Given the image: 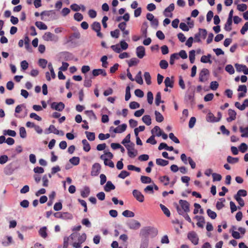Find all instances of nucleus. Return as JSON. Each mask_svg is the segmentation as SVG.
I'll use <instances>...</instances> for the list:
<instances>
[{
  "instance_id": "a19ab883",
  "label": "nucleus",
  "mask_w": 248,
  "mask_h": 248,
  "mask_svg": "<svg viewBox=\"0 0 248 248\" xmlns=\"http://www.w3.org/2000/svg\"><path fill=\"white\" fill-rule=\"evenodd\" d=\"M86 237V234L85 233H83L81 235H80V234L79 233V235H78L77 238L78 242L82 244L83 242L85 241Z\"/></svg>"
},
{
  "instance_id": "c03bdc74",
  "label": "nucleus",
  "mask_w": 248,
  "mask_h": 248,
  "mask_svg": "<svg viewBox=\"0 0 248 248\" xmlns=\"http://www.w3.org/2000/svg\"><path fill=\"white\" fill-rule=\"evenodd\" d=\"M139 62V60L136 58L131 59L128 62V65L131 67L136 65Z\"/></svg>"
},
{
  "instance_id": "4be33fe9",
  "label": "nucleus",
  "mask_w": 248,
  "mask_h": 248,
  "mask_svg": "<svg viewBox=\"0 0 248 248\" xmlns=\"http://www.w3.org/2000/svg\"><path fill=\"white\" fill-rule=\"evenodd\" d=\"M113 157V154L110 152L105 151V153L100 156V158L103 161L107 159H112Z\"/></svg>"
},
{
  "instance_id": "864d4df0",
  "label": "nucleus",
  "mask_w": 248,
  "mask_h": 248,
  "mask_svg": "<svg viewBox=\"0 0 248 248\" xmlns=\"http://www.w3.org/2000/svg\"><path fill=\"white\" fill-rule=\"evenodd\" d=\"M130 97H131L130 88L129 86H127L125 89V101L129 100L130 99Z\"/></svg>"
},
{
  "instance_id": "79ce46f5",
  "label": "nucleus",
  "mask_w": 248,
  "mask_h": 248,
  "mask_svg": "<svg viewBox=\"0 0 248 248\" xmlns=\"http://www.w3.org/2000/svg\"><path fill=\"white\" fill-rule=\"evenodd\" d=\"M85 134L88 140L93 141L95 139V134L93 132H90L88 131L85 132Z\"/></svg>"
},
{
  "instance_id": "e2e57ef3",
  "label": "nucleus",
  "mask_w": 248,
  "mask_h": 248,
  "mask_svg": "<svg viewBox=\"0 0 248 248\" xmlns=\"http://www.w3.org/2000/svg\"><path fill=\"white\" fill-rule=\"evenodd\" d=\"M108 57L107 56H103L101 58V61L102 63V66L104 68L108 67V62H107Z\"/></svg>"
},
{
  "instance_id": "4c0bfd02",
  "label": "nucleus",
  "mask_w": 248,
  "mask_h": 248,
  "mask_svg": "<svg viewBox=\"0 0 248 248\" xmlns=\"http://www.w3.org/2000/svg\"><path fill=\"white\" fill-rule=\"evenodd\" d=\"M134 80H135L136 81L140 84H143V82L141 77V72L140 71L138 73L135 77V79Z\"/></svg>"
},
{
  "instance_id": "a211bd4d",
  "label": "nucleus",
  "mask_w": 248,
  "mask_h": 248,
  "mask_svg": "<svg viewBox=\"0 0 248 248\" xmlns=\"http://www.w3.org/2000/svg\"><path fill=\"white\" fill-rule=\"evenodd\" d=\"M50 133H53L56 135H59L60 131L56 129L54 125H50L48 129L45 131V134H48Z\"/></svg>"
},
{
  "instance_id": "2eb2a0df",
  "label": "nucleus",
  "mask_w": 248,
  "mask_h": 248,
  "mask_svg": "<svg viewBox=\"0 0 248 248\" xmlns=\"http://www.w3.org/2000/svg\"><path fill=\"white\" fill-rule=\"evenodd\" d=\"M235 66L237 71L243 72L245 75H248V68L246 65L236 63Z\"/></svg>"
},
{
  "instance_id": "393cba45",
  "label": "nucleus",
  "mask_w": 248,
  "mask_h": 248,
  "mask_svg": "<svg viewBox=\"0 0 248 248\" xmlns=\"http://www.w3.org/2000/svg\"><path fill=\"white\" fill-rule=\"evenodd\" d=\"M90 193V190L89 187L85 186L81 191V196L83 198L87 197Z\"/></svg>"
},
{
  "instance_id": "8fccbe9b",
  "label": "nucleus",
  "mask_w": 248,
  "mask_h": 248,
  "mask_svg": "<svg viewBox=\"0 0 248 248\" xmlns=\"http://www.w3.org/2000/svg\"><path fill=\"white\" fill-rule=\"evenodd\" d=\"M247 192L245 190L240 189L238 191L237 194L235 195L234 197H241V196L245 197L247 196Z\"/></svg>"
},
{
  "instance_id": "3c124183",
  "label": "nucleus",
  "mask_w": 248,
  "mask_h": 248,
  "mask_svg": "<svg viewBox=\"0 0 248 248\" xmlns=\"http://www.w3.org/2000/svg\"><path fill=\"white\" fill-rule=\"evenodd\" d=\"M140 180L141 182L144 184H149L152 181L151 178L145 176H141L140 177Z\"/></svg>"
},
{
  "instance_id": "b1692460",
  "label": "nucleus",
  "mask_w": 248,
  "mask_h": 248,
  "mask_svg": "<svg viewBox=\"0 0 248 248\" xmlns=\"http://www.w3.org/2000/svg\"><path fill=\"white\" fill-rule=\"evenodd\" d=\"M162 132L160 128L158 126H155L151 130V133L152 134H155V135L157 137L161 136V132Z\"/></svg>"
},
{
  "instance_id": "de8ad7c7",
  "label": "nucleus",
  "mask_w": 248,
  "mask_h": 248,
  "mask_svg": "<svg viewBox=\"0 0 248 248\" xmlns=\"http://www.w3.org/2000/svg\"><path fill=\"white\" fill-rule=\"evenodd\" d=\"M232 20L227 19L225 25L224 29L228 31H230L232 30L231 25L232 24Z\"/></svg>"
},
{
  "instance_id": "37998d69",
  "label": "nucleus",
  "mask_w": 248,
  "mask_h": 248,
  "mask_svg": "<svg viewBox=\"0 0 248 248\" xmlns=\"http://www.w3.org/2000/svg\"><path fill=\"white\" fill-rule=\"evenodd\" d=\"M189 59L190 62L193 63L195 59V51L192 50L189 52Z\"/></svg>"
},
{
  "instance_id": "338daca9",
  "label": "nucleus",
  "mask_w": 248,
  "mask_h": 248,
  "mask_svg": "<svg viewBox=\"0 0 248 248\" xmlns=\"http://www.w3.org/2000/svg\"><path fill=\"white\" fill-rule=\"evenodd\" d=\"M145 192L150 194L154 193V186L152 185L147 186L144 189Z\"/></svg>"
},
{
  "instance_id": "9d476101",
  "label": "nucleus",
  "mask_w": 248,
  "mask_h": 248,
  "mask_svg": "<svg viewBox=\"0 0 248 248\" xmlns=\"http://www.w3.org/2000/svg\"><path fill=\"white\" fill-rule=\"evenodd\" d=\"M92 29L97 33V36L102 38L103 34L100 32L101 25L98 22H94L92 25Z\"/></svg>"
},
{
  "instance_id": "c756f323",
  "label": "nucleus",
  "mask_w": 248,
  "mask_h": 248,
  "mask_svg": "<svg viewBox=\"0 0 248 248\" xmlns=\"http://www.w3.org/2000/svg\"><path fill=\"white\" fill-rule=\"evenodd\" d=\"M164 83L166 87L172 88L173 86V80L169 77L165 78Z\"/></svg>"
},
{
  "instance_id": "6e6552de",
  "label": "nucleus",
  "mask_w": 248,
  "mask_h": 248,
  "mask_svg": "<svg viewBox=\"0 0 248 248\" xmlns=\"http://www.w3.org/2000/svg\"><path fill=\"white\" fill-rule=\"evenodd\" d=\"M101 167L98 163L93 164L92 167L91 175L92 176H97L101 171Z\"/></svg>"
},
{
  "instance_id": "13d9d810",
  "label": "nucleus",
  "mask_w": 248,
  "mask_h": 248,
  "mask_svg": "<svg viewBox=\"0 0 248 248\" xmlns=\"http://www.w3.org/2000/svg\"><path fill=\"white\" fill-rule=\"evenodd\" d=\"M149 240L147 239L142 240L141 242L140 248H148Z\"/></svg>"
},
{
  "instance_id": "1a4fd4ad",
  "label": "nucleus",
  "mask_w": 248,
  "mask_h": 248,
  "mask_svg": "<svg viewBox=\"0 0 248 248\" xmlns=\"http://www.w3.org/2000/svg\"><path fill=\"white\" fill-rule=\"evenodd\" d=\"M147 19L151 22V26L154 28H157L158 25V21L155 18L154 16L151 13H147L146 15Z\"/></svg>"
},
{
  "instance_id": "09e8293b",
  "label": "nucleus",
  "mask_w": 248,
  "mask_h": 248,
  "mask_svg": "<svg viewBox=\"0 0 248 248\" xmlns=\"http://www.w3.org/2000/svg\"><path fill=\"white\" fill-rule=\"evenodd\" d=\"M122 215L125 217H134V213L128 210L124 211L122 213Z\"/></svg>"
},
{
  "instance_id": "cd10ccee",
  "label": "nucleus",
  "mask_w": 248,
  "mask_h": 248,
  "mask_svg": "<svg viewBox=\"0 0 248 248\" xmlns=\"http://www.w3.org/2000/svg\"><path fill=\"white\" fill-rule=\"evenodd\" d=\"M156 163L157 165L164 167L169 164V161L161 158H157L156 159Z\"/></svg>"
},
{
  "instance_id": "4d7b16f0",
  "label": "nucleus",
  "mask_w": 248,
  "mask_h": 248,
  "mask_svg": "<svg viewBox=\"0 0 248 248\" xmlns=\"http://www.w3.org/2000/svg\"><path fill=\"white\" fill-rule=\"evenodd\" d=\"M11 165H7L4 169V172L7 175H11L13 173L14 171L13 169H11Z\"/></svg>"
},
{
  "instance_id": "c9c22d12",
  "label": "nucleus",
  "mask_w": 248,
  "mask_h": 248,
  "mask_svg": "<svg viewBox=\"0 0 248 248\" xmlns=\"http://www.w3.org/2000/svg\"><path fill=\"white\" fill-rule=\"evenodd\" d=\"M142 121L147 125H150L151 123V118L149 115H144L142 118Z\"/></svg>"
},
{
  "instance_id": "a878e982",
  "label": "nucleus",
  "mask_w": 248,
  "mask_h": 248,
  "mask_svg": "<svg viewBox=\"0 0 248 248\" xmlns=\"http://www.w3.org/2000/svg\"><path fill=\"white\" fill-rule=\"evenodd\" d=\"M220 117V118L218 119H217L212 113H209L207 115L206 120L208 122H218L219 121Z\"/></svg>"
},
{
  "instance_id": "58836bf2",
  "label": "nucleus",
  "mask_w": 248,
  "mask_h": 248,
  "mask_svg": "<svg viewBox=\"0 0 248 248\" xmlns=\"http://www.w3.org/2000/svg\"><path fill=\"white\" fill-rule=\"evenodd\" d=\"M239 159L237 157H233L231 156H228L227 158V161L229 163L235 164L238 162Z\"/></svg>"
},
{
  "instance_id": "bb28decb",
  "label": "nucleus",
  "mask_w": 248,
  "mask_h": 248,
  "mask_svg": "<svg viewBox=\"0 0 248 248\" xmlns=\"http://www.w3.org/2000/svg\"><path fill=\"white\" fill-rule=\"evenodd\" d=\"M140 226V223L137 220H133L129 224V227L132 229H139Z\"/></svg>"
},
{
  "instance_id": "a18cd8bd",
  "label": "nucleus",
  "mask_w": 248,
  "mask_h": 248,
  "mask_svg": "<svg viewBox=\"0 0 248 248\" xmlns=\"http://www.w3.org/2000/svg\"><path fill=\"white\" fill-rule=\"evenodd\" d=\"M144 78L145 79V80L148 85H150L151 83V76L150 75V73L149 72H146L144 74Z\"/></svg>"
},
{
  "instance_id": "052dcab7",
  "label": "nucleus",
  "mask_w": 248,
  "mask_h": 248,
  "mask_svg": "<svg viewBox=\"0 0 248 248\" xmlns=\"http://www.w3.org/2000/svg\"><path fill=\"white\" fill-rule=\"evenodd\" d=\"M19 135L20 137L23 139H24L27 137L26 131L24 127H21L19 128Z\"/></svg>"
},
{
  "instance_id": "e433bc0d",
  "label": "nucleus",
  "mask_w": 248,
  "mask_h": 248,
  "mask_svg": "<svg viewBox=\"0 0 248 248\" xmlns=\"http://www.w3.org/2000/svg\"><path fill=\"white\" fill-rule=\"evenodd\" d=\"M155 120L157 122L160 123L164 120L163 115L159 112L155 111Z\"/></svg>"
},
{
  "instance_id": "6e6d98bb",
  "label": "nucleus",
  "mask_w": 248,
  "mask_h": 248,
  "mask_svg": "<svg viewBox=\"0 0 248 248\" xmlns=\"http://www.w3.org/2000/svg\"><path fill=\"white\" fill-rule=\"evenodd\" d=\"M84 85L87 87H90L92 85V80L91 78L87 77V75H85V80L84 81Z\"/></svg>"
},
{
  "instance_id": "603ef678",
  "label": "nucleus",
  "mask_w": 248,
  "mask_h": 248,
  "mask_svg": "<svg viewBox=\"0 0 248 248\" xmlns=\"http://www.w3.org/2000/svg\"><path fill=\"white\" fill-rule=\"evenodd\" d=\"M207 214L211 219H215L217 217V214L210 209H207Z\"/></svg>"
},
{
  "instance_id": "72a5a7b5",
  "label": "nucleus",
  "mask_w": 248,
  "mask_h": 248,
  "mask_svg": "<svg viewBox=\"0 0 248 248\" xmlns=\"http://www.w3.org/2000/svg\"><path fill=\"white\" fill-rule=\"evenodd\" d=\"M82 143L83 145V150L85 152H89L91 149V147L88 141L84 139L82 140Z\"/></svg>"
},
{
  "instance_id": "f8f14e48",
  "label": "nucleus",
  "mask_w": 248,
  "mask_h": 248,
  "mask_svg": "<svg viewBox=\"0 0 248 248\" xmlns=\"http://www.w3.org/2000/svg\"><path fill=\"white\" fill-rule=\"evenodd\" d=\"M64 104L62 102H53L51 105V108L53 109H55L56 110L61 111L64 108Z\"/></svg>"
},
{
  "instance_id": "9b49d317",
  "label": "nucleus",
  "mask_w": 248,
  "mask_h": 248,
  "mask_svg": "<svg viewBox=\"0 0 248 248\" xmlns=\"http://www.w3.org/2000/svg\"><path fill=\"white\" fill-rule=\"evenodd\" d=\"M179 202L182 208L181 209L182 210L184 213L189 212V204L186 201L180 200H179Z\"/></svg>"
},
{
  "instance_id": "412c9836",
  "label": "nucleus",
  "mask_w": 248,
  "mask_h": 248,
  "mask_svg": "<svg viewBox=\"0 0 248 248\" xmlns=\"http://www.w3.org/2000/svg\"><path fill=\"white\" fill-rule=\"evenodd\" d=\"M174 9V4L173 3L170 4L169 6L167 7L164 11V15L165 16L167 17H171L172 15L171 14L170 16L167 13H170L171 12L173 11Z\"/></svg>"
},
{
  "instance_id": "f3484780",
  "label": "nucleus",
  "mask_w": 248,
  "mask_h": 248,
  "mask_svg": "<svg viewBox=\"0 0 248 248\" xmlns=\"http://www.w3.org/2000/svg\"><path fill=\"white\" fill-rule=\"evenodd\" d=\"M127 128V125L125 124H123L120 125H119L114 129V133H122L125 131Z\"/></svg>"
},
{
  "instance_id": "7c9ffc66",
  "label": "nucleus",
  "mask_w": 248,
  "mask_h": 248,
  "mask_svg": "<svg viewBox=\"0 0 248 248\" xmlns=\"http://www.w3.org/2000/svg\"><path fill=\"white\" fill-rule=\"evenodd\" d=\"M35 24L40 30H46L47 29V26L41 21H36Z\"/></svg>"
},
{
  "instance_id": "dca6fc26",
  "label": "nucleus",
  "mask_w": 248,
  "mask_h": 248,
  "mask_svg": "<svg viewBox=\"0 0 248 248\" xmlns=\"http://www.w3.org/2000/svg\"><path fill=\"white\" fill-rule=\"evenodd\" d=\"M176 209H177V211L178 213L180 215L183 216L184 217V218L187 221H188L189 222H190V223L192 222L191 219L190 217H189V216L188 215V214H186V213L185 214L182 211V210L181 209V208H180V207L178 205H177V206H176Z\"/></svg>"
},
{
  "instance_id": "7ed1b4c3",
  "label": "nucleus",
  "mask_w": 248,
  "mask_h": 248,
  "mask_svg": "<svg viewBox=\"0 0 248 248\" xmlns=\"http://www.w3.org/2000/svg\"><path fill=\"white\" fill-rule=\"evenodd\" d=\"M207 32L205 29H199V32L195 34L194 41L196 42H201V39H204L207 35Z\"/></svg>"
},
{
  "instance_id": "423d86ee",
  "label": "nucleus",
  "mask_w": 248,
  "mask_h": 248,
  "mask_svg": "<svg viewBox=\"0 0 248 248\" xmlns=\"http://www.w3.org/2000/svg\"><path fill=\"white\" fill-rule=\"evenodd\" d=\"M209 71L207 69H202L199 74V81L204 82L208 80Z\"/></svg>"
},
{
  "instance_id": "4468645a",
  "label": "nucleus",
  "mask_w": 248,
  "mask_h": 248,
  "mask_svg": "<svg viewBox=\"0 0 248 248\" xmlns=\"http://www.w3.org/2000/svg\"><path fill=\"white\" fill-rule=\"evenodd\" d=\"M136 54L140 59H142L145 55V48L143 46H139L136 48Z\"/></svg>"
},
{
  "instance_id": "c85d7f7f",
  "label": "nucleus",
  "mask_w": 248,
  "mask_h": 248,
  "mask_svg": "<svg viewBox=\"0 0 248 248\" xmlns=\"http://www.w3.org/2000/svg\"><path fill=\"white\" fill-rule=\"evenodd\" d=\"M211 55L208 54L207 56L203 55L201 57V62L203 63H211L212 61L210 60Z\"/></svg>"
},
{
  "instance_id": "aec40b11",
  "label": "nucleus",
  "mask_w": 248,
  "mask_h": 248,
  "mask_svg": "<svg viewBox=\"0 0 248 248\" xmlns=\"http://www.w3.org/2000/svg\"><path fill=\"white\" fill-rule=\"evenodd\" d=\"M104 188L106 192H109L111 190H114L115 186L111 181H108L107 182Z\"/></svg>"
},
{
  "instance_id": "680f3d73",
  "label": "nucleus",
  "mask_w": 248,
  "mask_h": 248,
  "mask_svg": "<svg viewBox=\"0 0 248 248\" xmlns=\"http://www.w3.org/2000/svg\"><path fill=\"white\" fill-rule=\"evenodd\" d=\"M160 181L164 184V185L167 186L169 184L170 179L167 176H164L160 178Z\"/></svg>"
},
{
  "instance_id": "f704fd0d",
  "label": "nucleus",
  "mask_w": 248,
  "mask_h": 248,
  "mask_svg": "<svg viewBox=\"0 0 248 248\" xmlns=\"http://www.w3.org/2000/svg\"><path fill=\"white\" fill-rule=\"evenodd\" d=\"M240 131L242 133L241 137L244 138L248 137V126L243 128V127H240Z\"/></svg>"
},
{
  "instance_id": "5701e85b",
  "label": "nucleus",
  "mask_w": 248,
  "mask_h": 248,
  "mask_svg": "<svg viewBox=\"0 0 248 248\" xmlns=\"http://www.w3.org/2000/svg\"><path fill=\"white\" fill-rule=\"evenodd\" d=\"M195 218L197 219L198 222L197 223V225L201 228L203 227V224L204 223V218L202 216H196Z\"/></svg>"
},
{
  "instance_id": "49530a36",
  "label": "nucleus",
  "mask_w": 248,
  "mask_h": 248,
  "mask_svg": "<svg viewBox=\"0 0 248 248\" xmlns=\"http://www.w3.org/2000/svg\"><path fill=\"white\" fill-rule=\"evenodd\" d=\"M161 95L160 92H158L155 96V103L156 106H159L160 103H163V101L161 100Z\"/></svg>"
},
{
  "instance_id": "ddd939ff",
  "label": "nucleus",
  "mask_w": 248,
  "mask_h": 248,
  "mask_svg": "<svg viewBox=\"0 0 248 248\" xmlns=\"http://www.w3.org/2000/svg\"><path fill=\"white\" fill-rule=\"evenodd\" d=\"M133 196L139 202H142L144 201V197L143 194L139 190L134 189L133 192Z\"/></svg>"
},
{
  "instance_id": "473e14b6",
  "label": "nucleus",
  "mask_w": 248,
  "mask_h": 248,
  "mask_svg": "<svg viewBox=\"0 0 248 248\" xmlns=\"http://www.w3.org/2000/svg\"><path fill=\"white\" fill-rule=\"evenodd\" d=\"M62 219L64 220L72 219L73 215L68 212H62Z\"/></svg>"
},
{
  "instance_id": "bf43d9fd",
  "label": "nucleus",
  "mask_w": 248,
  "mask_h": 248,
  "mask_svg": "<svg viewBox=\"0 0 248 248\" xmlns=\"http://www.w3.org/2000/svg\"><path fill=\"white\" fill-rule=\"evenodd\" d=\"M130 175V173L126 170L122 171L118 175V177L122 179H124Z\"/></svg>"
},
{
  "instance_id": "ea45409f",
  "label": "nucleus",
  "mask_w": 248,
  "mask_h": 248,
  "mask_svg": "<svg viewBox=\"0 0 248 248\" xmlns=\"http://www.w3.org/2000/svg\"><path fill=\"white\" fill-rule=\"evenodd\" d=\"M160 207L163 212L164 214L168 217H169L170 215V212L169 210L164 205L162 204H160Z\"/></svg>"
},
{
  "instance_id": "69168bd1",
  "label": "nucleus",
  "mask_w": 248,
  "mask_h": 248,
  "mask_svg": "<svg viewBox=\"0 0 248 248\" xmlns=\"http://www.w3.org/2000/svg\"><path fill=\"white\" fill-rule=\"evenodd\" d=\"M155 135L151 136L149 139L146 140V142L148 143H150L152 145H155L156 144L157 142L155 139Z\"/></svg>"
},
{
  "instance_id": "f257e3e1",
  "label": "nucleus",
  "mask_w": 248,
  "mask_h": 248,
  "mask_svg": "<svg viewBox=\"0 0 248 248\" xmlns=\"http://www.w3.org/2000/svg\"><path fill=\"white\" fill-rule=\"evenodd\" d=\"M141 233L145 236L150 235L152 237H154L157 235L158 230L156 228L148 227L142 229Z\"/></svg>"
},
{
  "instance_id": "774afa93",
  "label": "nucleus",
  "mask_w": 248,
  "mask_h": 248,
  "mask_svg": "<svg viewBox=\"0 0 248 248\" xmlns=\"http://www.w3.org/2000/svg\"><path fill=\"white\" fill-rule=\"evenodd\" d=\"M225 70L230 74H232L234 73V69L233 66L231 64H228L226 65L225 67Z\"/></svg>"
},
{
  "instance_id": "39448f33",
  "label": "nucleus",
  "mask_w": 248,
  "mask_h": 248,
  "mask_svg": "<svg viewBox=\"0 0 248 248\" xmlns=\"http://www.w3.org/2000/svg\"><path fill=\"white\" fill-rule=\"evenodd\" d=\"M43 39L46 41H52L55 42L59 40V38L57 36L50 32H46L43 36Z\"/></svg>"
},
{
  "instance_id": "6ab92c4d",
  "label": "nucleus",
  "mask_w": 248,
  "mask_h": 248,
  "mask_svg": "<svg viewBox=\"0 0 248 248\" xmlns=\"http://www.w3.org/2000/svg\"><path fill=\"white\" fill-rule=\"evenodd\" d=\"M228 114L229 117L227 119L228 122H231L235 119L236 113L234 110L231 109H229Z\"/></svg>"
},
{
  "instance_id": "f03ea898",
  "label": "nucleus",
  "mask_w": 248,
  "mask_h": 248,
  "mask_svg": "<svg viewBox=\"0 0 248 248\" xmlns=\"http://www.w3.org/2000/svg\"><path fill=\"white\" fill-rule=\"evenodd\" d=\"M55 12L53 11H43L40 14L41 19L44 21H50L55 19V18H52L55 15Z\"/></svg>"
},
{
  "instance_id": "0e129e2a",
  "label": "nucleus",
  "mask_w": 248,
  "mask_h": 248,
  "mask_svg": "<svg viewBox=\"0 0 248 248\" xmlns=\"http://www.w3.org/2000/svg\"><path fill=\"white\" fill-rule=\"evenodd\" d=\"M86 113L88 115V116L90 119L96 120L97 119L96 116L95 115L93 111H86Z\"/></svg>"
},
{
  "instance_id": "0eeeda50",
  "label": "nucleus",
  "mask_w": 248,
  "mask_h": 248,
  "mask_svg": "<svg viewBox=\"0 0 248 248\" xmlns=\"http://www.w3.org/2000/svg\"><path fill=\"white\" fill-rule=\"evenodd\" d=\"M188 239L195 245H197L199 243V237L197 234L193 231L190 232L187 234Z\"/></svg>"
},
{
  "instance_id": "2f4dec72",
  "label": "nucleus",
  "mask_w": 248,
  "mask_h": 248,
  "mask_svg": "<svg viewBox=\"0 0 248 248\" xmlns=\"http://www.w3.org/2000/svg\"><path fill=\"white\" fill-rule=\"evenodd\" d=\"M39 233L40 235L43 238H46L47 233L46 232V227H43L40 229L39 231Z\"/></svg>"
},
{
  "instance_id": "20e7f679",
  "label": "nucleus",
  "mask_w": 248,
  "mask_h": 248,
  "mask_svg": "<svg viewBox=\"0 0 248 248\" xmlns=\"http://www.w3.org/2000/svg\"><path fill=\"white\" fill-rule=\"evenodd\" d=\"M135 144L133 143H130L125 145V147L128 151V155L130 157L134 158L137 155V151L134 149Z\"/></svg>"
},
{
  "instance_id": "5fc2aeb1",
  "label": "nucleus",
  "mask_w": 248,
  "mask_h": 248,
  "mask_svg": "<svg viewBox=\"0 0 248 248\" xmlns=\"http://www.w3.org/2000/svg\"><path fill=\"white\" fill-rule=\"evenodd\" d=\"M69 162L74 165H78L79 163V158L78 157H73L69 160Z\"/></svg>"
}]
</instances>
